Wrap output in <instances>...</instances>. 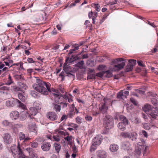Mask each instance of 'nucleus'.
<instances>
[{"label": "nucleus", "instance_id": "c9c22d12", "mask_svg": "<svg viewBox=\"0 0 158 158\" xmlns=\"http://www.w3.org/2000/svg\"><path fill=\"white\" fill-rule=\"evenodd\" d=\"M54 146L57 152H59L61 148V146L60 144L57 143H54Z\"/></svg>", "mask_w": 158, "mask_h": 158}, {"label": "nucleus", "instance_id": "f257e3e1", "mask_svg": "<svg viewBox=\"0 0 158 158\" xmlns=\"http://www.w3.org/2000/svg\"><path fill=\"white\" fill-rule=\"evenodd\" d=\"M35 83L33 85L32 87L36 91L44 95H47L48 92H51L50 83L46 82L38 77H35Z\"/></svg>", "mask_w": 158, "mask_h": 158}, {"label": "nucleus", "instance_id": "c85d7f7f", "mask_svg": "<svg viewBox=\"0 0 158 158\" xmlns=\"http://www.w3.org/2000/svg\"><path fill=\"white\" fill-rule=\"evenodd\" d=\"M113 122V119L110 115H106L103 118V123L110 122Z\"/></svg>", "mask_w": 158, "mask_h": 158}, {"label": "nucleus", "instance_id": "9b49d317", "mask_svg": "<svg viewBox=\"0 0 158 158\" xmlns=\"http://www.w3.org/2000/svg\"><path fill=\"white\" fill-rule=\"evenodd\" d=\"M148 116L153 118H156L158 116V108H153V109L148 113Z\"/></svg>", "mask_w": 158, "mask_h": 158}, {"label": "nucleus", "instance_id": "20e7f679", "mask_svg": "<svg viewBox=\"0 0 158 158\" xmlns=\"http://www.w3.org/2000/svg\"><path fill=\"white\" fill-rule=\"evenodd\" d=\"M120 136L123 138H128L129 139L133 141H136L137 138V134L134 132L130 133L122 132L121 133Z\"/></svg>", "mask_w": 158, "mask_h": 158}, {"label": "nucleus", "instance_id": "052dcab7", "mask_svg": "<svg viewBox=\"0 0 158 158\" xmlns=\"http://www.w3.org/2000/svg\"><path fill=\"white\" fill-rule=\"evenodd\" d=\"M76 121L77 123H81V119L79 117H77L76 118Z\"/></svg>", "mask_w": 158, "mask_h": 158}, {"label": "nucleus", "instance_id": "603ef678", "mask_svg": "<svg viewBox=\"0 0 158 158\" xmlns=\"http://www.w3.org/2000/svg\"><path fill=\"white\" fill-rule=\"evenodd\" d=\"M31 158H37V155L34 153H31Z\"/></svg>", "mask_w": 158, "mask_h": 158}, {"label": "nucleus", "instance_id": "473e14b6", "mask_svg": "<svg viewBox=\"0 0 158 158\" xmlns=\"http://www.w3.org/2000/svg\"><path fill=\"white\" fill-rule=\"evenodd\" d=\"M98 158H106V153L105 152L103 151L100 152L98 153Z\"/></svg>", "mask_w": 158, "mask_h": 158}, {"label": "nucleus", "instance_id": "c756f323", "mask_svg": "<svg viewBox=\"0 0 158 158\" xmlns=\"http://www.w3.org/2000/svg\"><path fill=\"white\" fill-rule=\"evenodd\" d=\"M27 114L26 112L23 111L19 114V117L21 120H24L26 118Z\"/></svg>", "mask_w": 158, "mask_h": 158}, {"label": "nucleus", "instance_id": "393cba45", "mask_svg": "<svg viewBox=\"0 0 158 158\" xmlns=\"http://www.w3.org/2000/svg\"><path fill=\"white\" fill-rule=\"evenodd\" d=\"M126 60L123 58H119V70L123 68L125 65Z\"/></svg>", "mask_w": 158, "mask_h": 158}, {"label": "nucleus", "instance_id": "680f3d73", "mask_svg": "<svg viewBox=\"0 0 158 158\" xmlns=\"http://www.w3.org/2000/svg\"><path fill=\"white\" fill-rule=\"evenodd\" d=\"M27 61L29 63H34L35 61L33 60L32 58H29L27 59Z\"/></svg>", "mask_w": 158, "mask_h": 158}, {"label": "nucleus", "instance_id": "de8ad7c7", "mask_svg": "<svg viewBox=\"0 0 158 158\" xmlns=\"http://www.w3.org/2000/svg\"><path fill=\"white\" fill-rule=\"evenodd\" d=\"M37 93L35 91H32L31 92V94L33 97L34 98L36 97Z\"/></svg>", "mask_w": 158, "mask_h": 158}, {"label": "nucleus", "instance_id": "bf43d9fd", "mask_svg": "<svg viewBox=\"0 0 158 158\" xmlns=\"http://www.w3.org/2000/svg\"><path fill=\"white\" fill-rule=\"evenodd\" d=\"M137 63H138V64L139 66H141L143 67H144L145 66V65L144 64H143L142 63V61H137Z\"/></svg>", "mask_w": 158, "mask_h": 158}, {"label": "nucleus", "instance_id": "5fc2aeb1", "mask_svg": "<svg viewBox=\"0 0 158 158\" xmlns=\"http://www.w3.org/2000/svg\"><path fill=\"white\" fill-rule=\"evenodd\" d=\"M72 137V136H67L66 137H64V139L65 140L69 141H70Z\"/></svg>", "mask_w": 158, "mask_h": 158}, {"label": "nucleus", "instance_id": "a878e982", "mask_svg": "<svg viewBox=\"0 0 158 158\" xmlns=\"http://www.w3.org/2000/svg\"><path fill=\"white\" fill-rule=\"evenodd\" d=\"M130 144L129 141L123 142L122 145V148L124 149L128 150L129 149Z\"/></svg>", "mask_w": 158, "mask_h": 158}, {"label": "nucleus", "instance_id": "8fccbe9b", "mask_svg": "<svg viewBox=\"0 0 158 158\" xmlns=\"http://www.w3.org/2000/svg\"><path fill=\"white\" fill-rule=\"evenodd\" d=\"M38 20V21H42L43 20L44 18L43 17V15H40L39 16V17H38L37 18Z\"/></svg>", "mask_w": 158, "mask_h": 158}, {"label": "nucleus", "instance_id": "a211bd4d", "mask_svg": "<svg viewBox=\"0 0 158 158\" xmlns=\"http://www.w3.org/2000/svg\"><path fill=\"white\" fill-rule=\"evenodd\" d=\"M67 63L65 62L64 64L63 70L64 71L66 74L69 73H73L71 67L67 65Z\"/></svg>", "mask_w": 158, "mask_h": 158}, {"label": "nucleus", "instance_id": "13d9d810", "mask_svg": "<svg viewBox=\"0 0 158 158\" xmlns=\"http://www.w3.org/2000/svg\"><path fill=\"white\" fill-rule=\"evenodd\" d=\"M72 149L73 152H74V153H76V152H77V148L75 145L73 147Z\"/></svg>", "mask_w": 158, "mask_h": 158}, {"label": "nucleus", "instance_id": "7ed1b4c3", "mask_svg": "<svg viewBox=\"0 0 158 158\" xmlns=\"http://www.w3.org/2000/svg\"><path fill=\"white\" fill-rule=\"evenodd\" d=\"M137 144L138 147L135 149V153L138 155H139L142 152H143L144 153L148 148V146H146L145 140L141 138L140 139L139 141Z\"/></svg>", "mask_w": 158, "mask_h": 158}, {"label": "nucleus", "instance_id": "412c9836", "mask_svg": "<svg viewBox=\"0 0 158 158\" xmlns=\"http://www.w3.org/2000/svg\"><path fill=\"white\" fill-rule=\"evenodd\" d=\"M153 109L152 106L148 104H146L143 107V110L145 112L148 111L149 112L150 111L152 110Z\"/></svg>", "mask_w": 158, "mask_h": 158}, {"label": "nucleus", "instance_id": "aec40b11", "mask_svg": "<svg viewBox=\"0 0 158 158\" xmlns=\"http://www.w3.org/2000/svg\"><path fill=\"white\" fill-rule=\"evenodd\" d=\"M103 125L106 129H109L112 128L114 125V123L112 122H103Z\"/></svg>", "mask_w": 158, "mask_h": 158}, {"label": "nucleus", "instance_id": "79ce46f5", "mask_svg": "<svg viewBox=\"0 0 158 158\" xmlns=\"http://www.w3.org/2000/svg\"><path fill=\"white\" fill-rule=\"evenodd\" d=\"M31 146L33 148H36L38 146V143L36 142L31 143Z\"/></svg>", "mask_w": 158, "mask_h": 158}, {"label": "nucleus", "instance_id": "423d86ee", "mask_svg": "<svg viewBox=\"0 0 158 158\" xmlns=\"http://www.w3.org/2000/svg\"><path fill=\"white\" fill-rule=\"evenodd\" d=\"M129 63L125 67V72H129L131 71L133 67L136 64V61L133 59H130L128 60Z\"/></svg>", "mask_w": 158, "mask_h": 158}, {"label": "nucleus", "instance_id": "58836bf2", "mask_svg": "<svg viewBox=\"0 0 158 158\" xmlns=\"http://www.w3.org/2000/svg\"><path fill=\"white\" fill-rule=\"evenodd\" d=\"M19 137L20 140L24 139L25 137V135L23 132H20L19 134Z\"/></svg>", "mask_w": 158, "mask_h": 158}, {"label": "nucleus", "instance_id": "cd10ccee", "mask_svg": "<svg viewBox=\"0 0 158 158\" xmlns=\"http://www.w3.org/2000/svg\"><path fill=\"white\" fill-rule=\"evenodd\" d=\"M118 149V146L115 144H111L110 147V149L112 152L117 151Z\"/></svg>", "mask_w": 158, "mask_h": 158}, {"label": "nucleus", "instance_id": "4be33fe9", "mask_svg": "<svg viewBox=\"0 0 158 158\" xmlns=\"http://www.w3.org/2000/svg\"><path fill=\"white\" fill-rule=\"evenodd\" d=\"M53 95L55 98V102L56 103H58V104H61L63 103L62 101L61 100L62 99L60 98V97H59V95L58 94H56L55 93L52 94Z\"/></svg>", "mask_w": 158, "mask_h": 158}, {"label": "nucleus", "instance_id": "69168bd1", "mask_svg": "<svg viewBox=\"0 0 158 158\" xmlns=\"http://www.w3.org/2000/svg\"><path fill=\"white\" fill-rule=\"evenodd\" d=\"M143 126L144 128L146 130H148L150 129V127L147 124H145Z\"/></svg>", "mask_w": 158, "mask_h": 158}, {"label": "nucleus", "instance_id": "5701e85b", "mask_svg": "<svg viewBox=\"0 0 158 158\" xmlns=\"http://www.w3.org/2000/svg\"><path fill=\"white\" fill-rule=\"evenodd\" d=\"M57 104L58 103H55L52 104L53 109L56 112H60L61 109V106Z\"/></svg>", "mask_w": 158, "mask_h": 158}, {"label": "nucleus", "instance_id": "2eb2a0df", "mask_svg": "<svg viewBox=\"0 0 158 158\" xmlns=\"http://www.w3.org/2000/svg\"><path fill=\"white\" fill-rule=\"evenodd\" d=\"M51 146V145L50 143L45 142L41 146L42 149L44 151H49Z\"/></svg>", "mask_w": 158, "mask_h": 158}, {"label": "nucleus", "instance_id": "f704fd0d", "mask_svg": "<svg viewBox=\"0 0 158 158\" xmlns=\"http://www.w3.org/2000/svg\"><path fill=\"white\" fill-rule=\"evenodd\" d=\"M105 76L107 77H110L112 76V73L110 70H108L105 71Z\"/></svg>", "mask_w": 158, "mask_h": 158}, {"label": "nucleus", "instance_id": "dca6fc26", "mask_svg": "<svg viewBox=\"0 0 158 158\" xmlns=\"http://www.w3.org/2000/svg\"><path fill=\"white\" fill-rule=\"evenodd\" d=\"M16 102L14 98H12L7 100L6 102V105L8 107H12L14 106Z\"/></svg>", "mask_w": 158, "mask_h": 158}, {"label": "nucleus", "instance_id": "6e6552de", "mask_svg": "<svg viewBox=\"0 0 158 158\" xmlns=\"http://www.w3.org/2000/svg\"><path fill=\"white\" fill-rule=\"evenodd\" d=\"M118 59L112 60L111 62V66L110 68V70L112 71H118Z\"/></svg>", "mask_w": 158, "mask_h": 158}, {"label": "nucleus", "instance_id": "9d476101", "mask_svg": "<svg viewBox=\"0 0 158 158\" xmlns=\"http://www.w3.org/2000/svg\"><path fill=\"white\" fill-rule=\"evenodd\" d=\"M2 123L3 125L5 126H9L10 127H12L13 129H15V128H18L22 127V125L21 124H16L13 126L12 123L10 122H9L7 120H5L3 121Z\"/></svg>", "mask_w": 158, "mask_h": 158}, {"label": "nucleus", "instance_id": "b1692460", "mask_svg": "<svg viewBox=\"0 0 158 158\" xmlns=\"http://www.w3.org/2000/svg\"><path fill=\"white\" fill-rule=\"evenodd\" d=\"M92 142L93 145L96 147L101 143V141L100 138L95 137L93 139Z\"/></svg>", "mask_w": 158, "mask_h": 158}, {"label": "nucleus", "instance_id": "6e6d98bb", "mask_svg": "<svg viewBox=\"0 0 158 158\" xmlns=\"http://www.w3.org/2000/svg\"><path fill=\"white\" fill-rule=\"evenodd\" d=\"M114 1H115L114 2H110V4H111V6H110L111 8H114V7H115V6H114V5L116 3V0H114Z\"/></svg>", "mask_w": 158, "mask_h": 158}, {"label": "nucleus", "instance_id": "6ab92c4d", "mask_svg": "<svg viewBox=\"0 0 158 158\" xmlns=\"http://www.w3.org/2000/svg\"><path fill=\"white\" fill-rule=\"evenodd\" d=\"M129 92L127 91H125L123 92V91H121L119 92V100L122 99H123L124 98H127L126 95L129 94Z\"/></svg>", "mask_w": 158, "mask_h": 158}, {"label": "nucleus", "instance_id": "3c124183", "mask_svg": "<svg viewBox=\"0 0 158 158\" xmlns=\"http://www.w3.org/2000/svg\"><path fill=\"white\" fill-rule=\"evenodd\" d=\"M142 133L143 135L146 138L148 137V135L147 133L144 130L142 131Z\"/></svg>", "mask_w": 158, "mask_h": 158}, {"label": "nucleus", "instance_id": "37998d69", "mask_svg": "<svg viewBox=\"0 0 158 158\" xmlns=\"http://www.w3.org/2000/svg\"><path fill=\"white\" fill-rule=\"evenodd\" d=\"M94 5L95 7L96 10L97 11H99L100 10V6L98 4H94Z\"/></svg>", "mask_w": 158, "mask_h": 158}, {"label": "nucleus", "instance_id": "a18cd8bd", "mask_svg": "<svg viewBox=\"0 0 158 158\" xmlns=\"http://www.w3.org/2000/svg\"><path fill=\"white\" fill-rule=\"evenodd\" d=\"M53 141L59 142L60 140V139L59 136H53Z\"/></svg>", "mask_w": 158, "mask_h": 158}, {"label": "nucleus", "instance_id": "338daca9", "mask_svg": "<svg viewBox=\"0 0 158 158\" xmlns=\"http://www.w3.org/2000/svg\"><path fill=\"white\" fill-rule=\"evenodd\" d=\"M93 146H91L90 147V151L91 152H92L93 151H94L96 149V148L94 147Z\"/></svg>", "mask_w": 158, "mask_h": 158}, {"label": "nucleus", "instance_id": "ddd939ff", "mask_svg": "<svg viewBox=\"0 0 158 158\" xmlns=\"http://www.w3.org/2000/svg\"><path fill=\"white\" fill-rule=\"evenodd\" d=\"M79 59V57L78 55H72L70 58V55H68V56L66 57L65 62L67 63H71Z\"/></svg>", "mask_w": 158, "mask_h": 158}, {"label": "nucleus", "instance_id": "39448f33", "mask_svg": "<svg viewBox=\"0 0 158 158\" xmlns=\"http://www.w3.org/2000/svg\"><path fill=\"white\" fill-rule=\"evenodd\" d=\"M119 129L122 131L126 129V126L128 125V121L126 118L123 116L121 115L119 117Z\"/></svg>", "mask_w": 158, "mask_h": 158}, {"label": "nucleus", "instance_id": "e2e57ef3", "mask_svg": "<svg viewBox=\"0 0 158 158\" xmlns=\"http://www.w3.org/2000/svg\"><path fill=\"white\" fill-rule=\"evenodd\" d=\"M67 117L65 115H64L62 116L60 118V121H63L64 119H66Z\"/></svg>", "mask_w": 158, "mask_h": 158}, {"label": "nucleus", "instance_id": "f3484780", "mask_svg": "<svg viewBox=\"0 0 158 158\" xmlns=\"http://www.w3.org/2000/svg\"><path fill=\"white\" fill-rule=\"evenodd\" d=\"M99 108L101 113L104 114L106 112L108 108L106 104L104 103L100 105Z\"/></svg>", "mask_w": 158, "mask_h": 158}, {"label": "nucleus", "instance_id": "7c9ffc66", "mask_svg": "<svg viewBox=\"0 0 158 158\" xmlns=\"http://www.w3.org/2000/svg\"><path fill=\"white\" fill-rule=\"evenodd\" d=\"M11 90L14 93H17L19 91H21L22 89L16 86L11 87Z\"/></svg>", "mask_w": 158, "mask_h": 158}, {"label": "nucleus", "instance_id": "774afa93", "mask_svg": "<svg viewBox=\"0 0 158 158\" xmlns=\"http://www.w3.org/2000/svg\"><path fill=\"white\" fill-rule=\"evenodd\" d=\"M74 110H71L70 111L69 113V115L70 116H73V115L74 114L75 112L73 111Z\"/></svg>", "mask_w": 158, "mask_h": 158}, {"label": "nucleus", "instance_id": "4468645a", "mask_svg": "<svg viewBox=\"0 0 158 158\" xmlns=\"http://www.w3.org/2000/svg\"><path fill=\"white\" fill-rule=\"evenodd\" d=\"M4 142L7 144H9L12 141V139L10 134L6 133L5 134L4 137Z\"/></svg>", "mask_w": 158, "mask_h": 158}, {"label": "nucleus", "instance_id": "49530a36", "mask_svg": "<svg viewBox=\"0 0 158 158\" xmlns=\"http://www.w3.org/2000/svg\"><path fill=\"white\" fill-rule=\"evenodd\" d=\"M16 101H17V102L18 103L19 105L18 106H19L21 107L22 108H24V104L21 102V101L19 100H16Z\"/></svg>", "mask_w": 158, "mask_h": 158}, {"label": "nucleus", "instance_id": "0eeeda50", "mask_svg": "<svg viewBox=\"0 0 158 158\" xmlns=\"http://www.w3.org/2000/svg\"><path fill=\"white\" fill-rule=\"evenodd\" d=\"M32 118V117H31V116L29 115V119L28 122V129L31 131L35 132L36 130V127Z\"/></svg>", "mask_w": 158, "mask_h": 158}, {"label": "nucleus", "instance_id": "2f4dec72", "mask_svg": "<svg viewBox=\"0 0 158 158\" xmlns=\"http://www.w3.org/2000/svg\"><path fill=\"white\" fill-rule=\"evenodd\" d=\"M84 61L81 60V61L78 62L77 64H75V66L79 68L80 69H83L84 68Z\"/></svg>", "mask_w": 158, "mask_h": 158}, {"label": "nucleus", "instance_id": "72a5a7b5", "mask_svg": "<svg viewBox=\"0 0 158 158\" xmlns=\"http://www.w3.org/2000/svg\"><path fill=\"white\" fill-rule=\"evenodd\" d=\"M86 64L87 65L91 67H93L94 66V61L90 59L89 60L87 61Z\"/></svg>", "mask_w": 158, "mask_h": 158}, {"label": "nucleus", "instance_id": "09e8293b", "mask_svg": "<svg viewBox=\"0 0 158 158\" xmlns=\"http://www.w3.org/2000/svg\"><path fill=\"white\" fill-rule=\"evenodd\" d=\"M106 67V66L104 65H100L98 68V69L99 70H102L104 69Z\"/></svg>", "mask_w": 158, "mask_h": 158}, {"label": "nucleus", "instance_id": "ea45409f", "mask_svg": "<svg viewBox=\"0 0 158 158\" xmlns=\"http://www.w3.org/2000/svg\"><path fill=\"white\" fill-rule=\"evenodd\" d=\"M130 100L131 102L134 105H137L138 103L137 101L133 98H131Z\"/></svg>", "mask_w": 158, "mask_h": 158}, {"label": "nucleus", "instance_id": "f03ea898", "mask_svg": "<svg viewBox=\"0 0 158 158\" xmlns=\"http://www.w3.org/2000/svg\"><path fill=\"white\" fill-rule=\"evenodd\" d=\"M11 151L12 152L15 158H25L26 156L23 154V150L19 145H14L11 147Z\"/></svg>", "mask_w": 158, "mask_h": 158}, {"label": "nucleus", "instance_id": "c03bdc74", "mask_svg": "<svg viewBox=\"0 0 158 158\" xmlns=\"http://www.w3.org/2000/svg\"><path fill=\"white\" fill-rule=\"evenodd\" d=\"M12 83H13V82L11 81V77L10 75H9L8 82L6 83V84L7 85H10Z\"/></svg>", "mask_w": 158, "mask_h": 158}, {"label": "nucleus", "instance_id": "f8f14e48", "mask_svg": "<svg viewBox=\"0 0 158 158\" xmlns=\"http://www.w3.org/2000/svg\"><path fill=\"white\" fill-rule=\"evenodd\" d=\"M46 116L48 119L53 121L56 120L57 115L54 112H50L46 114Z\"/></svg>", "mask_w": 158, "mask_h": 158}, {"label": "nucleus", "instance_id": "bb28decb", "mask_svg": "<svg viewBox=\"0 0 158 158\" xmlns=\"http://www.w3.org/2000/svg\"><path fill=\"white\" fill-rule=\"evenodd\" d=\"M10 116L12 119H16L19 117V114L16 111H12L10 113Z\"/></svg>", "mask_w": 158, "mask_h": 158}, {"label": "nucleus", "instance_id": "864d4df0", "mask_svg": "<svg viewBox=\"0 0 158 158\" xmlns=\"http://www.w3.org/2000/svg\"><path fill=\"white\" fill-rule=\"evenodd\" d=\"M85 119L89 121H91L92 119V117L91 116L87 115L85 117Z\"/></svg>", "mask_w": 158, "mask_h": 158}, {"label": "nucleus", "instance_id": "1a4fd4ad", "mask_svg": "<svg viewBox=\"0 0 158 158\" xmlns=\"http://www.w3.org/2000/svg\"><path fill=\"white\" fill-rule=\"evenodd\" d=\"M40 109V108L39 106H35L31 107L29 110V113L30 114L29 115V116L30 115L31 116H31L35 115L39 112Z\"/></svg>", "mask_w": 158, "mask_h": 158}, {"label": "nucleus", "instance_id": "a19ab883", "mask_svg": "<svg viewBox=\"0 0 158 158\" xmlns=\"http://www.w3.org/2000/svg\"><path fill=\"white\" fill-rule=\"evenodd\" d=\"M105 74L104 71H103L96 74L97 76L102 77Z\"/></svg>", "mask_w": 158, "mask_h": 158}, {"label": "nucleus", "instance_id": "e433bc0d", "mask_svg": "<svg viewBox=\"0 0 158 158\" xmlns=\"http://www.w3.org/2000/svg\"><path fill=\"white\" fill-rule=\"evenodd\" d=\"M151 101L154 105L156 106L158 105V102L156 98H151Z\"/></svg>", "mask_w": 158, "mask_h": 158}, {"label": "nucleus", "instance_id": "0e129e2a", "mask_svg": "<svg viewBox=\"0 0 158 158\" xmlns=\"http://www.w3.org/2000/svg\"><path fill=\"white\" fill-rule=\"evenodd\" d=\"M140 122V120L138 118H135V120H134V123L135 124H138Z\"/></svg>", "mask_w": 158, "mask_h": 158}, {"label": "nucleus", "instance_id": "4c0bfd02", "mask_svg": "<svg viewBox=\"0 0 158 158\" xmlns=\"http://www.w3.org/2000/svg\"><path fill=\"white\" fill-rule=\"evenodd\" d=\"M18 96L19 99L22 102H24L25 101V97L23 95L22 93H19L18 94Z\"/></svg>", "mask_w": 158, "mask_h": 158}, {"label": "nucleus", "instance_id": "4d7b16f0", "mask_svg": "<svg viewBox=\"0 0 158 158\" xmlns=\"http://www.w3.org/2000/svg\"><path fill=\"white\" fill-rule=\"evenodd\" d=\"M0 90H9V88L6 86H3L2 87H0Z\"/></svg>", "mask_w": 158, "mask_h": 158}]
</instances>
